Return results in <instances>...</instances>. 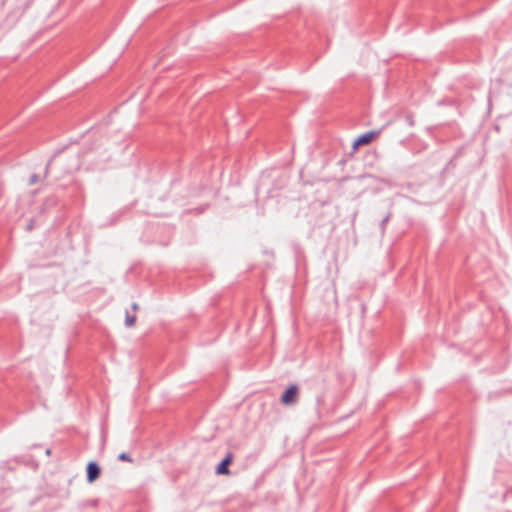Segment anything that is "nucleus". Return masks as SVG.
I'll use <instances>...</instances> for the list:
<instances>
[{
    "label": "nucleus",
    "mask_w": 512,
    "mask_h": 512,
    "mask_svg": "<svg viewBox=\"0 0 512 512\" xmlns=\"http://www.w3.org/2000/svg\"><path fill=\"white\" fill-rule=\"evenodd\" d=\"M298 399V386L296 384L290 385L282 394L281 402L284 405H293Z\"/></svg>",
    "instance_id": "f257e3e1"
},
{
    "label": "nucleus",
    "mask_w": 512,
    "mask_h": 512,
    "mask_svg": "<svg viewBox=\"0 0 512 512\" xmlns=\"http://www.w3.org/2000/svg\"><path fill=\"white\" fill-rule=\"evenodd\" d=\"M381 132V130H377V131H369V132H366L362 135H360L354 142H353V148L356 149L357 147L361 146V145H366V144H369L374 137H376L377 135H379Z\"/></svg>",
    "instance_id": "f03ea898"
},
{
    "label": "nucleus",
    "mask_w": 512,
    "mask_h": 512,
    "mask_svg": "<svg viewBox=\"0 0 512 512\" xmlns=\"http://www.w3.org/2000/svg\"><path fill=\"white\" fill-rule=\"evenodd\" d=\"M100 467L95 461H90L86 467L88 483H93L100 476Z\"/></svg>",
    "instance_id": "7ed1b4c3"
},
{
    "label": "nucleus",
    "mask_w": 512,
    "mask_h": 512,
    "mask_svg": "<svg viewBox=\"0 0 512 512\" xmlns=\"http://www.w3.org/2000/svg\"><path fill=\"white\" fill-rule=\"evenodd\" d=\"M232 460L233 455L228 453L216 467V473L219 475H228L230 473L228 465L232 462Z\"/></svg>",
    "instance_id": "20e7f679"
},
{
    "label": "nucleus",
    "mask_w": 512,
    "mask_h": 512,
    "mask_svg": "<svg viewBox=\"0 0 512 512\" xmlns=\"http://www.w3.org/2000/svg\"><path fill=\"white\" fill-rule=\"evenodd\" d=\"M135 320H136L135 315H131V314H129V312H126V317H125L126 326H128V327L133 326L135 323Z\"/></svg>",
    "instance_id": "39448f33"
},
{
    "label": "nucleus",
    "mask_w": 512,
    "mask_h": 512,
    "mask_svg": "<svg viewBox=\"0 0 512 512\" xmlns=\"http://www.w3.org/2000/svg\"><path fill=\"white\" fill-rule=\"evenodd\" d=\"M117 458H118L119 461H127V462H131L132 461V458L130 457V455L128 453H125V452L120 453Z\"/></svg>",
    "instance_id": "423d86ee"
},
{
    "label": "nucleus",
    "mask_w": 512,
    "mask_h": 512,
    "mask_svg": "<svg viewBox=\"0 0 512 512\" xmlns=\"http://www.w3.org/2000/svg\"><path fill=\"white\" fill-rule=\"evenodd\" d=\"M390 216H391V214L389 213V214H387V215L382 219V221H381V223H380V229H381V231H382V232H384V231H385V227H386L387 222H388V221H389V219H390Z\"/></svg>",
    "instance_id": "0eeeda50"
},
{
    "label": "nucleus",
    "mask_w": 512,
    "mask_h": 512,
    "mask_svg": "<svg viewBox=\"0 0 512 512\" xmlns=\"http://www.w3.org/2000/svg\"><path fill=\"white\" fill-rule=\"evenodd\" d=\"M39 176L37 174H32L29 178V185H34L38 182Z\"/></svg>",
    "instance_id": "6e6552de"
},
{
    "label": "nucleus",
    "mask_w": 512,
    "mask_h": 512,
    "mask_svg": "<svg viewBox=\"0 0 512 512\" xmlns=\"http://www.w3.org/2000/svg\"><path fill=\"white\" fill-rule=\"evenodd\" d=\"M137 308H138V304H137V303H133V305H132V309H133V310H136Z\"/></svg>",
    "instance_id": "1a4fd4ad"
},
{
    "label": "nucleus",
    "mask_w": 512,
    "mask_h": 512,
    "mask_svg": "<svg viewBox=\"0 0 512 512\" xmlns=\"http://www.w3.org/2000/svg\"><path fill=\"white\" fill-rule=\"evenodd\" d=\"M32 227H33V226H32V224H29V225L27 226V230H31V229H32Z\"/></svg>",
    "instance_id": "9d476101"
}]
</instances>
